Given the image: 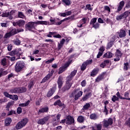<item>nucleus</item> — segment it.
<instances>
[{
	"label": "nucleus",
	"mask_w": 130,
	"mask_h": 130,
	"mask_svg": "<svg viewBox=\"0 0 130 130\" xmlns=\"http://www.w3.org/2000/svg\"><path fill=\"white\" fill-rule=\"evenodd\" d=\"M20 50H21L20 48L15 49L13 50V51L9 53V55H10V56H16L11 57L10 58V60H11V61H14L16 60L20 59V55H21L20 53Z\"/></svg>",
	"instance_id": "obj_1"
},
{
	"label": "nucleus",
	"mask_w": 130,
	"mask_h": 130,
	"mask_svg": "<svg viewBox=\"0 0 130 130\" xmlns=\"http://www.w3.org/2000/svg\"><path fill=\"white\" fill-rule=\"evenodd\" d=\"M20 32H21V30H20V29L19 28L17 29L15 27H11L10 29V31L6 33L5 36H4V39L10 38L12 36L20 33Z\"/></svg>",
	"instance_id": "obj_2"
},
{
	"label": "nucleus",
	"mask_w": 130,
	"mask_h": 130,
	"mask_svg": "<svg viewBox=\"0 0 130 130\" xmlns=\"http://www.w3.org/2000/svg\"><path fill=\"white\" fill-rule=\"evenodd\" d=\"M25 68V64L24 62L22 61H18L16 63V66H15V71L17 73H20L22 71L23 69Z\"/></svg>",
	"instance_id": "obj_3"
},
{
	"label": "nucleus",
	"mask_w": 130,
	"mask_h": 130,
	"mask_svg": "<svg viewBox=\"0 0 130 130\" xmlns=\"http://www.w3.org/2000/svg\"><path fill=\"white\" fill-rule=\"evenodd\" d=\"M25 92H26V88L24 87H15L10 90V92L15 94L23 93Z\"/></svg>",
	"instance_id": "obj_4"
},
{
	"label": "nucleus",
	"mask_w": 130,
	"mask_h": 130,
	"mask_svg": "<svg viewBox=\"0 0 130 130\" xmlns=\"http://www.w3.org/2000/svg\"><path fill=\"white\" fill-rule=\"evenodd\" d=\"M28 122V120L27 118H23L20 121H18V123L16 125V126H15V128L16 130H20L22 128V127H24Z\"/></svg>",
	"instance_id": "obj_5"
},
{
	"label": "nucleus",
	"mask_w": 130,
	"mask_h": 130,
	"mask_svg": "<svg viewBox=\"0 0 130 130\" xmlns=\"http://www.w3.org/2000/svg\"><path fill=\"white\" fill-rule=\"evenodd\" d=\"M51 23V25H60L63 22L65 21L64 20H60L59 18H55L54 17H50L49 20Z\"/></svg>",
	"instance_id": "obj_6"
},
{
	"label": "nucleus",
	"mask_w": 130,
	"mask_h": 130,
	"mask_svg": "<svg viewBox=\"0 0 130 130\" xmlns=\"http://www.w3.org/2000/svg\"><path fill=\"white\" fill-rule=\"evenodd\" d=\"M72 80H67L66 81V84L63 87H61V89L62 90V92H64L66 91H68L70 88H71V87H72V85L73 84L72 82H71Z\"/></svg>",
	"instance_id": "obj_7"
},
{
	"label": "nucleus",
	"mask_w": 130,
	"mask_h": 130,
	"mask_svg": "<svg viewBox=\"0 0 130 130\" xmlns=\"http://www.w3.org/2000/svg\"><path fill=\"white\" fill-rule=\"evenodd\" d=\"M96 20H98V18H93L91 19L89 22V24L92 25V28L95 29H99L100 28V23H96Z\"/></svg>",
	"instance_id": "obj_8"
},
{
	"label": "nucleus",
	"mask_w": 130,
	"mask_h": 130,
	"mask_svg": "<svg viewBox=\"0 0 130 130\" xmlns=\"http://www.w3.org/2000/svg\"><path fill=\"white\" fill-rule=\"evenodd\" d=\"M64 120H66L67 124L68 125H75V120L72 116L68 115L66 116V119H64Z\"/></svg>",
	"instance_id": "obj_9"
},
{
	"label": "nucleus",
	"mask_w": 130,
	"mask_h": 130,
	"mask_svg": "<svg viewBox=\"0 0 130 130\" xmlns=\"http://www.w3.org/2000/svg\"><path fill=\"white\" fill-rule=\"evenodd\" d=\"M113 124V120L111 118H108L107 120H103V127L105 128L108 127L109 125H112Z\"/></svg>",
	"instance_id": "obj_10"
},
{
	"label": "nucleus",
	"mask_w": 130,
	"mask_h": 130,
	"mask_svg": "<svg viewBox=\"0 0 130 130\" xmlns=\"http://www.w3.org/2000/svg\"><path fill=\"white\" fill-rule=\"evenodd\" d=\"M54 70H52L50 73H48L45 77L43 78V79H42V81L40 82V83H43L46 82L48 80H49L52 76H53V73H54Z\"/></svg>",
	"instance_id": "obj_11"
},
{
	"label": "nucleus",
	"mask_w": 130,
	"mask_h": 130,
	"mask_svg": "<svg viewBox=\"0 0 130 130\" xmlns=\"http://www.w3.org/2000/svg\"><path fill=\"white\" fill-rule=\"evenodd\" d=\"M53 105L54 106H58L60 108H61L62 109L66 108V105L64 103H62V102H61V100H58L55 101Z\"/></svg>",
	"instance_id": "obj_12"
},
{
	"label": "nucleus",
	"mask_w": 130,
	"mask_h": 130,
	"mask_svg": "<svg viewBox=\"0 0 130 130\" xmlns=\"http://www.w3.org/2000/svg\"><path fill=\"white\" fill-rule=\"evenodd\" d=\"M116 96L120 99L130 101V98H129V92L127 91L124 93V97L125 98L121 96L119 93V91H118L117 93H116Z\"/></svg>",
	"instance_id": "obj_13"
},
{
	"label": "nucleus",
	"mask_w": 130,
	"mask_h": 130,
	"mask_svg": "<svg viewBox=\"0 0 130 130\" xmlns=\"http://www.w3.org/2000/svg\"><path fill=\"white\" fill-rule=\"evenodd\" d=\"M49 116L43 117V118L39 119L37 121V124L39 125H44L45 123L49 120Z\"/></svg>",
	"instance_id": "obj_14"
},
{
	"label": "nucleus",
	"mask_w": 130,
	"mask_h": 130,
	"mask_svg": "<svg viewBox=\"0 0 130 130\" xmlns=\"http://www.w3.org/2000/svg\"><path fill=\"white\" fill-rule=\"evenodd\" d=\"M56 84L53 85V87H52V88H50V90L48 91V92H47V94H46V96L47 98H50L52 96L54 93L55 92V91L56 90Z\"/></svg>",
	"instance_id": "obj_15"
},
{
	"label": "nucleus",
	"mask_w": 130,
	"mask_h": 130,
	"mask_svg": "<svg viewBox=\"0 0 130 130\" xmlns=\"http://www.w3.org/2000/svg\"><path fill=\"white\" fill-rule=\"evenodd\" d=\"M71 63H65L64 66L60 67L59 68V72H58V74H61L63 73V72H65L70 66Z\"/></svg>",
	"instance_id": "obj_16"
},
{
	"label": "nucleus",
	"mask_w": 130,
	"mask_h": 130,
	"mask_svg": "<svg viewBox=\"0 0 130 130\" xmlns=\"http://www.w3.org/2000/svg\"><path fill=\"white\" fill-rule=\"evenodd\" d=\"M35 24L33 23L28 22L25 24V29H27L28 31H32L34 29H35Z\"/></svg>",
	"instance_id": "obj_17"
},
{
	"label": "nucleus",
	"mask_w": 130,
	"mask_h": 130,
	"mask_svg": "<svg viewBox=\"0 0 130 130\" xmlns=\"http://www.w3.org/2000/svg\"><path fill=\"white\" fill-rule=\"evenodd\" d=\"M28 23H34L36 25H51L49 22L46 21H37V22H29Z\"/></svg>",
	"instance_id": "obj_18"
},
{
	"label": "nucleus",
	"mask_w": 130,
	"mask_h": 130,
	"mask_svg": "<svg viewBox=\"0 0 130 130\" xmlns=\"http://www.w3.org/2000/svg\"><path fill=\"white\" fill-rule=\"evenodd\" d=\"M63 77L61 76H59L57 80V84L58 85V88L59 90L61 89V88L63 86Z\"/></svg>",
	"instance_id": "obj_19"
},
{
	"label": "nucleus",
	"mask_w": 130,
	"mask_h": 130,
	"mask_svg": "<svg viewBox=\"0 0 130 130\" xmlns=\"http://www.w3.org/2000/svg\"><path fill=\"white\" fill-rule=\"evenodd\" d=\"M115 56H116V58H114V61L117 62L120 60V58L122 57V52L119 50H116V52H115Z\"/></svg>",
	"instance_id": "obj_20"
},
{
	"label": "nucleus",
	"mask_w": 130,
	"mask_h": 130,
	"mask_svg": "<svg viewBox=\"0 0 130 130\" xmlns=\"http://www.w3.org/2000/svg\"><path fill=\"white\" fill-rule=\"evenodd\" d=\"M49 111V108H48V107H45L44 108H42L39 109L37 112V114L40 115L44 113H48Z\"/></svg>",
	"instance_id": "obj_21"
},
{
	"label": "nucleus",
	"mask_w": 130,
	"mask_h": 130,
	"mask_svg": "<svg viewBox=\"0 0 130 130\" xmlns=\"http://www.w3.org/2000/svg\"><path fill=\"white\" fill-rule=\"evenodd\" d=\"M76 74H77L76 70H75L72 71V72H71V74H70V75L68 76V77H67V81H72V80L73 79V78H74V77H75V76H76Z\"/></svg>",
	"instance_id": "obj_22"
},
{
	"label": "nucleus",
	"mask_w": 130,
	"mask_h": 130,
	"mask_svg": "<svg viewBox=\"0 0 130 130\" xmlns=\"http://www.w3.org/2000/svg\"><path fill=\"white\" fill-rule=\"evenodd\" d=\"M128 17L127 12L125 13L121 14L119 16H116V20L119 21L120 20H122L123 19H125Z\"/></svg>",
	"instance_id": "obj_23"
},
{
	"label": "nucleus",
	"mask_w": 130,
	"mask_h": 130,
	"mask_svg": "<svg viewBox=\"0 0 130 130\" xmlns=\"http://www.w3.org/2000/svg\"><path fill=\"white\" fill-rule=\"evenodd\" d=\"M118 35H119V38H122L126 37V30L124 29H121L118 32Z\"/></svg>",
	"instance_id": "obj_24"
},
{
	"label": "nucleus",
	"mask_w": 130,
	"mask_h": 130,
	"mask_svg": "<svg viewBox=\"0 0 130 130\" xmlns=\"http://www.w3.org/2000/svg\"><path fill=\"white\" fill-rule=\"evenodd\" d=\"M64 44H65V39H63L60 41V43H58V45L57 46V50L59 51L61 50L62 47H63Z\"/></svg>",
	"instance_id": "obj_25"
},
{
	"label": "nucleus",
	"mask_w": 130,
	"mask_h": 130,
	"mask_svg": "<svg viewBox=\"0 0 130 130\" xmlns=\"http://www.w3.org/2000/svg\"><path fill=\"white\" fill-rule=\"evenodd\" d=\"M99 72H100V69H99L98 68H95L93 69L91 72H90V77H93L96 76V75H98V74L99 73Z\"/></svg>",
	"instance_id": "obj_26"
},
{
	"label": "nucleus",
	"mask_w": 130,
	"mask_h": 130,
	"mask_svg": "<svg viewBox=\"0 0 130 130\" xmlns=\"http://www.w3.org/2000/svg\"><path fill=\"white\" fill-rule=\"evenodd\" d=\"M12 121V118L10 117L6 118V119H5V126H9L11 125Z\"/></svg>",
	"instance_id": "obj_27"
},
{
	"label": "nucleus",
	"mask_w": 130,
	"mask_h": 130,
	"mask_svg": "<svg viewBox=\"0 0 130 130\" xmlns=\"http://www.w3.org/2000/svg\"><path fill=\"white\" fill-rule=\"evenodd\" d=\"M110 63V60H104L103 63H102L100 65V67H101V68H102L103 69H104V68H105L106 66L108 65V64H109Z\"/></svg>",
	"instance_id": "obj_28"
},
{
	"label": "nucleus",
	"mask_w": 130,
	"mask_h": 130,
	"mask_svg": "<svg viewBox=\"0 0 130 130\" xmlns=\"http://www.w3.org/2000/svg\"><path fill=\"white\" fill-rule=\"evenodd\" d=\"M91 96V92H87L85 95L83 96V98H82V100L83 101H87V99H88Z\"/></svg>",
	"instance_id": "obj_29"
},
{
	"label": "nucleus",
	"mask_w": 130,
	"mask_h": 130,
	"mask_svg": "<svg viewBox=\"0 0 130 130\" xmlns=\"http://www.w3.org/2000/svg\"><path fill=\"white\" fill-rule=\"evenodd\" d=\"M35 80L31 79L29 81V82L28 83V85H27V88H28V90H31L32 87H34V86H35Z\"/></svg>",
	"instance_id": "obj_30"
},
{
	"label": "nucleus",
	"mask_w": 130,
	"mask_h": 130,
	"mask_svg": "<svg viewBox=\"0 0 130 130\" xmlns=\"http://www.w3.org/2000/svg\"><path fill=\"white\" fill-rule=\"evenodd\" d=\"M8 74V71H5L4 68L0 69V78L7 75Z\"/></svg>",
	"instance_id": "obj_31"
},
{
	"label": "nucleus",
	"mask_w": 130,
	"mask_h": 130,
	"mask_svg": "<svg viewBox=\"0 0 130 130\" xmlns=\"http://www.w3.org/2000/svg\"><path fill=\"white\" fill-rule=\"evenodd\" d=\"M124 2L123 1H122L119 3V6H118L117 8V12H120L123 9V7H124Z\"/></svg>",
	"instance_id": "obj_32"
},
{
	"label": "nucleus",
	"mask_w": 130,
	"mask_h": 130,
	"mask_svg": "<svg viewBox=\"0 0 130 130\" xmlns=\"http://www.w3.org/2000/svg\"><path fill=\"white\" fill-rule=\"evenodd\" d=\"M76 33H80V35H78L77 37L78 38L80 39L81 38L83 35H84V31H82L81 30H78L77 29H75L74 30V34H76Z\"/></svg>",
	"instance_id": "obj_33"
},
{
	"label": "nucleus",
	"mask_w": 130,
	"mask_h": 130,
	"mask_svg": "<svg viewBox=\"0 0 130 130\" xmlns=\"http://www.w3.org/2000/svg\"><path fill=\"white\" fill-rule=\"evenodd\" d=\"M112 39H113V41H110V42H108L107 44V49H110L111 47H112V46H113L114 41H115V40H114V39H115V37H113Z\"/></svg>",
	"instance_id": "obj_34"
},
{
	"label": "nucleus",
	"mask_w": 130,
	"mask_h": 130,
	"mask_svg": "<svg viewBox=\"0 0 130 130\" xmlns=\"http://www.w3.org/2000/svg\"><path fill=\"white\" fill-rule=\"evenodd\" d=\"M83 95V91H79L77 94L75 95V101H77L79 98H81Z\"/></svg>",
	"instance_id": "obj_35"
},
{
	"label": "nucleus",
	"mask_w": 130,
	"mask_h": 130,
	"mask_svg": "<svg viewBox=\"0 0 130 130\" xmlns=\"http://www.w3.org/2000/svg\"><path fill=\"white\" fill-rule=\"evenodd\" d=\"M16 23L18 24V27H22L25 24V21L22 19H20L18 22H16Z\"/></svg>",
	"instance_id": "obj_36"
},
{
	"label": "nucleus",
	"mask_w": 130,
	"mask_h": 130,
	"mask_svg": "<svg viewBox=\"0 0 130 130\" xmlns=\"http://www.w3.org/2000/svg\"><path fill=\"white\" fill-rule=\"evenodd\" d=\"M84 120L85 118L82 115H80L78 116V118L77 119V121L80 123H84Z\"/></svg>",
	"instance_id": "obj_37"
},
{
	"label": "nucleus",
	"mask_w": 130,
	"mask_h": 130,
	"mask_svg": "<svg viewBox=\"0 0 130 130\" xmlns=\"http://www.w3.org/2000/svg\"><path fill=\"white\" fill-rule=\"evenodd\" d=\"M95 126L96 127V129H95L94 126H91V130H102V124H98Z\"/></svg>",
	"instance_id": "obj_38"
},
{
	"label": "nucleus",
	"mask_w": 130,
	"mask_h": 130,
	"mask_svg": "<svg viewBox=\"0 0 130 130\" xmlns=\"http://www.w3.org/2000/svg\"><path fill=\"white\" fill-rule=\"evenodd\" d=\"M75 57V54H72L70 55L69 58H68V61L66 62L65 63L71 64L73 62V58Z\"/></svg>",
	"instance_id": "obj_39"
},
{
	"label": "nucleus",
	"mask_w": 130,
	"mask_h": 130,
	"mask_svg": "<svg viewBox=\"0 0 130 130\" xmlns=\"http://www.w3.org/2000/svg\"><path fill=\"white\" fill-rule=\"evenodd\" d=\"M130 69V65H129V63L125 62L124 63V67H123V70L124 71H128V69Z\"/></svg>",
	"instance_id": "obj_40"
},
{
	"label": "nucleus",
	"mask_w": 130,
	"mask_h": 130,
	"mask_svg": "<svg viewBox=\"0 0 130 130\" xmlns=\"http://www.w3.org/2000/svg\"><path fill=\"white\" fill-rule=\"evenodd\" d=\"M30 102V101H29V100H28V101H26V102H25L24 103L19 104V105H18V106L21 107H27V106H28V105H29V103Z\"/></svg>",
	"instance_id": "obj_41"
},
{
	"label": "nucleus",
	"mask_w": 130,
	"mask_h": 130,
	"mask_svg": "<svg viewBox=\"0 0 130 130\" xmlns=\"http://www.w3.org/2000/svg\"><path fill=\"white\" fill-rule=\"evenodd\" d=\"M18 18L20 19H24L25 18V16H24V14H23V13L18 11Z\"/></svg>",
	"instance_id": "obj_42"
},
{
	"label": "nucleus",
	"mask_w": 130,
	"mask_h": 130,
	"mask_svg": "<svg viewBox=\"0 0 130 130\" xmlns=\"http://www.w3.org/2000/svg\"><path fill=\"white\" fill-rule=\"evenodd\" d=\"M89 118L91 120H96L98 118V115L95 113H92L89 115Z\"/></svg>",
	"instance_id": "obj_43"
},
{
	"label": "nucleus",
	"mask_w": 130,
	"mask_h": 130,
	"mask_svg": "<svg viewBox=\"0 0 130 130\" xmlns=\"http://www.w3.org/2000/svg\"><path fill=\"white\" fill-rule=\"evenodd\" d=\"M76 92H77V90L75 89L74 90V91L72 92H70L69 93H68V95H69V98L70 99H72L74 98V99H75V93H76Z\"/></svg>",
	"instance_id": "obj_44"
},
{
	"label": "nucleus",
	"mask_w": 130,
	"mask_h": 130,
	"mask_svg": "<svg viewBox=\"0 0 130 130\" xmlns=\"http://www.w3.org/2000/svg\"><path fill=\"white\" fill-rule=\"evenodd\" d=\"M6 98H9L10 99H12L15 101H17L19 99V96H18L17 95H14V96H9Z\"/></svg>",
	"instance_id": "obj_45"
},
{
	"label": "nucleus",
	"mask_w": 130,
	"mask_h": 130,
	"mask_svg": "<svg viewBox=\"0 0 130 130\" xmlns=\"http://www.w3.org/2000/svg\"><path fill=\"white\" fill-rule=\"evenodd\" d=\"M75 16L74 15H72L71 16H69L66 18H64V19L62 20V21H67L70 20V21H73L74 19Z\"/></svg>",
	"instance_id": "obj_46"
},
{
	"label": "nucleus",
	"mask_w": 130,
	"mask_h": 130,
	"mask_svg": "<svg viewBox=\"0 0 130 130\" xmlns=\"http://www.w3.org/2000/svg\"><path fill=\"white\" fill-rule=\"evenodd\" d=\"M1 66H7V59H6L5 58H4L3 59H2V60H1Z\"/></svg>",
	"instance_id": "obj_47"
},
{
	"label": "nucleus",
	"mask_w": 130,
	"mask_h": 130,
	"mask_svg": "<svg viewBox=\"0 0 130 130\" xmlns=\"http://www.w3.org/2000/svg\"><path fill=\"white\" fill-rule=\"evenodd\" d=\"M120 98L118 96H116V95H113L112 98H111V101L113 102H115L116 101H118Z\"/></svg>",
	"instance_id": "obj_48"
},
{
	"label": "nucleus",
	"mask_w": 130,
	"mask_h": 130,
	"mask_svg": "<svg viewBox=\"0 0 130 130\" xmlns=\"http://www.w3.org/2000/svg\"><path fill=\"white\" fill-rule=\"evenodd\" d=\"M14 43V44L17 45V46H20V41L19 40V38L16 39V40L13 41Z\"/></svg>",
	"instance_id": "obj_49"
},
{
	"label": "nucleus",
	"mask_w": 130,
	"mask_h": 130,
	"mask_svg": "<svg viewBox=\"0 0 130 130\" xmlns=\"http://www.w3.org/2000/svg\"><path fill=\"white\" fill-rule=\"evenodd\" d=\"M62 3L67 6H69L71 5V1L70 0H62Z\"/></svg>",
	"instance_id": "obj_50"
},
{
	"label": "nucleus",
	"mask_w": 130,
	"mask_h": 130,
	"mask_svg": "<svg viewBox=\"0 0 130 130\" xmlns=\"http://www.w3.org/2000/svg\"><path fill=\"white\" fill-rule=\"evenodd\" d=\"M91 63H92V60L90 59V60H86V61H85V62H84V63H83L82 64H84V65H89L91 64Z\"/></svg>",
	"instance_id": "obj_51"
},
{
	"label": "nucleus",
	"mask_w": 130,
	"mask_h": 130,
	"mask_svg": "<svg viewBox=\"0 0 130 130\" xmlns=\"http://www.w3.org/2000/svg\"><path fill=\"white\" fill-rule=\"evenodd\" d=\"M89 107H90V104H89V103H86L84 105V107H83V109L84 110H87Z\"/></svg>",
	"instance_id": "obj_52"
},
{
	"label": "nucleus",
	"mask_w": 130,
	"mask_h": 130,
	"mask_svg": "<svg viewBox=\"0 0 130 130\" xmlns=\"http://www.w3.org/2000/svg\"><path fill=\"white\" fill-rule=\"evenodd\" d=\"M14 114H16V111L11 110L9 112H8L7 116H12Z\"/></svg>",
	"instance_id": "obj_53"
},
{
	"label": "nucleus",
	"mask_w": 130,
	"mask_h": 130,
	"mask_svg": "<svg viewBox=\"0 0 130 130\" xmlns=\"http://www.w3.org/2000/svg\"><path fill=\"white\" fill-rule=\"evenodd\" d=\"M105 22H106L107 24H109L110 25L113 24V22L111 21V20L109 19V18H106V20H105Z\"/></svg>",
	"instance_id": "obj_54"
},
{
	"label": "nucleus",
	"mask_w": 130,
	"mask_h": 130,
	"mask_svg": "<svg viewBox=\"0 0 130 130\" xmlns=\"http://www.w3.org/2000/svg\"><path fill=\"white\" fill-rule=\"evenodd\" d=\"M3 94H4V96H5V97H6V98L12 97V96H14V95L9 94V93H8V92H7V91L4 92Z\"/></svg>",
	"instance_id": "obj_55"
},
{
	"label": "nucleus",
	"mask_w": 130,
	"mask_h": 130,
	"mask_svg": "<svg viewBox=\"0 0 130 130\" xmlns=\"http://www.w3.org/2000/svg\"><path fill=\"white\" fill-rule=\"evenodd\" d=\"M124 125L130 127V118H128V120L125 121Z\"/></svg>",
	"instance_id": "obj_56"
},
{
	"label": "nucleus",
	"mask_w": 130,
	"mask_h": 130,
	"mask_svg": "<svg viewBox=\"0 0 130 130\" xmlns=\"http://www.w3.org/2000/svg\"><path fill=\"white\" fill-rule=\"evenodd\" d=\"M57 34V32H49V34L47 35V37L48 38H52V36Z\"/></svg>",
	"instance_id": "obj_57"
},
{
	"label": "nucleus",
	"mask_w": 130,
	"mask_h": 130,
	"mask_svg": "<svg viewBox=\"0 0 130 130\" xmlns=\"http://www.w3.org/2000/svg\"><path fill=\"white\" fill-rule=\"evenodd\" d=\"M87 66L88 65L85 64H82V66H81V70H82V71L86 70V68H87Z\"/></svg>",
	"instance_id": "obj_58"
},
{
	"label": "nucleus",
	"mask_w": 130,
	"mask_h": 130,
	"mask_svg": "<svg viewBox=\"0 0 130 130\" xmlns=\"http://www.w3.org/2000/svg\"><path fill=\"white\" fill-rule=\"evenodd\" d=\"M87 22V18H83L81 21H80V24H86Z\"/></svg>",
	"instance_id": "obj_59"
},
{
	"label": "nucleus",
	"mask_w": 130,
	"mask_h": 130,
	"mask_svg": "<svg viewBox=\"0 0 130 130\" xmlns=\"http://www.w3.org/2000/svg\"><path fill=\"white\" fill-rule=\"evenodd\" d=\"M86 85L87 82H86V80H84L82 82H81V86H82V87H85Z\"/></svg>",
	"instance_id": "obj_60"
},
{
	"label": "nucleus",
	"mask_w": 130,
	"mask_h": 130,
	"mask_svg": "<svg viewBox=\"0 0 130 130\" xmlns=\"http://www.w3.org/2000/svg\"><path fill=\"white\" fill-rule=\"evenodd\" d=\"M12 15H11L10 14H9V13H4L2 14V17H8L10 16H12Z\"/></svg>",
	"instance_id": "obj_61"
},
{
	"label": "nucleus",
	"mask_w": 130,
	"mask_h": 130,
	"mask_svg": "<svg viewBox=\"0 0 130 130\" xmlns=\"http://www.w3.org/2000/svg\"><path fill=\"white\" fill-rule=\"evenodd\" d=\"M102 80V75H101V76L98 77V78H96V79H95V82H99Z\"/></svg>",
	"instance_id": "obj_62"
},
{
	"label": "nucleus",
	"mask_w": 130,
	"mask_h": 130,
	"mask_svg": "<svg viewBox=\"0 0 130 130\" xmlns=\"http://www.w3.org/2000/svg\"><path fill=\"white\" fill-rule=\"evenodd\" d=\"M54 60V58H52L50 60H48L47 61H46L45 62V63L46 64H49V63H52L53 62Z\"/></svg>",
	"instance_id": "obj_63"
},
{
	"label": "nucleus",
	"mask_w": 130,
	"mask_h": 130,
	"mask_svg": "<svg viewBox=\"0 0 130 130\" xmlns=\"http://www.w3.org/2000/svg\"><path fill=\"white\" fill-rule=\"evenodd\" d=\"M21 111H22L21 108L18 107V108L17 109V113H18V114H20L21 113Z\"/></svg>",
	"instance_id": "obj_64"
}]
</instances>
